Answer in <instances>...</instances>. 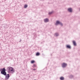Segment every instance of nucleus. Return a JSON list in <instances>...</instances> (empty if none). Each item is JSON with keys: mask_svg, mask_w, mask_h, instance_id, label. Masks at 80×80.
Listing matches in <instances>:
<instances>
[{"mask_svg": "<svg viewBox=\"0 0 80 80\" xmlns=\"http://www.w3.org/2000/svg\"><path fill=\"white\" fill-rule=\"evenodd\" d=\"M0 71L1 72V74H2L6 76V80H8L10 77V74H8L7 75V72H6V69L5 68H1Z\"/></svg>", "mask_w": 80, "mask_h": 80, "instance_id": "1", "label": "nucleus"}, {"mask_svg": "<svg viewBox=\"0 0 80 80\" xmlns=\"http://www.w3.org/2000/svg\"><path fill=\"white\" fill-rule=\"evenodd\" d=\"M7 70H8L9 73H14L15 72V69L12 67H8Z\"/></svg>", "mask_w": 80, "mask_h": 80, "instance_id": "2", "label": "nucleus"}, {"mask_svg": "<svg viewBox=\"0 0 80 80\" xmlns=\"http://www.w3.org/2000/svg\"><path fill=\"white\" fill-rule=\"evenodd\" d=\"M58 24H60L61 25H62L63 24L62 23L60 22L59 21H57L56 23H55L56 25H58Z\"/></svg>", "mask_w": 80, "mask_h": 80, "instance_id": "3", "label": "nucleus"}, {"mask_svg": "<svg viewBox=\"0 0 80 80\" xmlns=\"http://www.w3.org/2000/svg\"><path fill=\"white\" fill-rule=\"evenodd\" d=\"M67 64L65 63H63L62 64V66L63 68H64V67H67Z\"/></svg>", "mask_w": 80, "mask_h": 80, "instance_id": "4", "label": "nucleus"}, {"mask_svg": "<svg viewBox=\"0 0 80 80\" xmlns=\"http://www.w3.org/2000/svg\"><path fill=\"white\" fill-rule=\"evenodd\" d=\"M68 11H69V12H72V9L71 8H69L68 9Z\"/></svg>", "mask_w": 80, "mask_h": 80, "instance_id": "5", "label": "nucleus"}, {"mask_svg": "<svg viewBox=\"0 0 80 80\" xmlns=\"http://www.w3.org/2000/svg\"><path fill=\"white\" fill-rule=\"evenodd\" d=\"M66 47L68 48H69V49L71 48V46H70L69 45H66Z\"/></svg>", "mask_w": 80, "mask_h": 80, "instance_id": "6", "label": "nucleus"}, {"mask_svg": "<svg viewBox=\"0 0 80 80\" xmlns=\"http://www.w3.org/2000/svg\"><path fill=\"white\" fill-rule=\"evenodd\" d=\"M48 19H44L45 22H48Z\"/></svg>", "mask_w": 80, "mask_h": 80, "instance_id": "7", "label": "nucleus"}, {"mask_svg": "<svg viewBox=\"0 0 80 80\" xmlns=\"http://www.w3.org/2000/svg\"><path fill=\"white\" fill-rule=\"evenodd\" d=\"M64 77H61L60 78V80H64Z\"/></svg>", "mask_w": 80, "mask_h": 80, "instance_id": "8", "label": "nucleus"}, {"mask_svg": "<svg viewBox=\"0 0 80 80\" xmlns=\"http://www.w3.org/2000/svg\"><path fill=\"white\" fill-rule=\"evenodd\" d=\"M73 43L74 45V46H75V45H76V42H75V41H73Z\"/></svg>", "mask_w": 80, "mask_h": 80, "instance_id": "9", "label": "nucleus"}, {"mask_svg": "<svg viewBox=\"0 0 80 80\" xmlns=\"http://www.w3.org/2000/svg\"><path fill=\"white\" fill-rule=\"evenodd\" d=\"M36 55L37 56H39V55H40V53L38 52L36 53Z\"/></svg>", "mask_w": 80, "mask_h": 80, "instance_id": "10", "label": "nucleus"}, {"mask_svg": "<svg viewBox=\"0 0 80 80\" xmlns=\"http://www.w3.org/2000/svg\"><path fill=\"white\" fill-rule=\"evenodd\" d=\"M31 63H35V61L32 60V61H31Z\"/></svg>", "mask_w": 80, "mask_h": 80, "instance_id": "11", "label": "nucleus"}, {"mask_svg": "<svg viewBox=\"0 0 80 80\" xmlns=\"http://www.w3.org/2000/svg\"><path fill=\"white\" fill-rule=\"evenodd\" d=\"M24 8H27V7H28V6L26 4L24 5Z\"/></svg>", "mask_w": 80, "mask_h": 80, "instance_id": "12", "label": "nucleus"}, {"mask_svg": "<svg viewBox=\"0 0 80 80\" xmlns=\"http://www.w3.org/2000/svg\"><path fill=\"white\" fill-rule=\"evenodd\" d=\"M55 36H58V33H56L55 34Z\"/></svg>", "mask_w": 80, "mask_h": 80, "instance_id": "13", "label": "nucleus"}, {"mask_svg": "<svg viewBox=\"0 0 80 80\" xmlns=\"http://www.w3.org/2000/svg\"><path fill=\"white\" fill-rule=\"evenodd\" d=\"M34 67H37V65H35V64H34Z\"/></svg>", "mask_w": 80, "mask_h": 80, "instance_id": "14", "label": "nucleus"}, {"mask_svg": "<svg viewBox=\"0 0 80 80\" xmlns=\"http://www.w3.org/2000/svg\"><path fill=\"white\" fill-rule=\"evenodd\" d=\"M49 14H52V12H49Z\"/></svg>", "mask_w": 80, "mask_h": 80, "instance_id": "15", "label": "nucleus"}]
</instances>
